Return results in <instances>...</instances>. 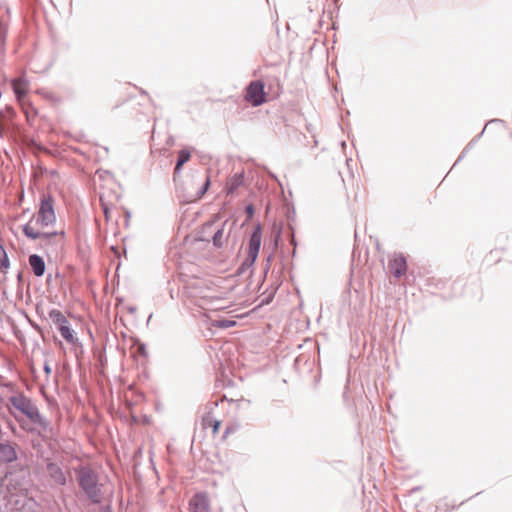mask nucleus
Here are the masks:
<instances>
[{
    "instance_id": "nucleus-23",
    "label": "nucleus",
    "mask_w": 512,
    "mask_h": 512,
    "mask_svg": "<svg viewBox=\"0 0 512 512\" xmlns=\"http://www.w3.org/2000/svg\"><path fill=\"white\" fill-rule=\"evenodd\" d=\"M223 232L221 230L217 231L213 237L214 243L218 245V241L222 238Z\"/></svg>"
},
{
    "instance_id": "nucleus-19",
    "label": "nucleus",
    "mask_w": 512,
    "mask_h": 512,
    "mask_svg": "<svg viewBox=\"0 0 512 512\" xmlns=\"http://www.w3.org/2000/svg\"><path fill=\"white\" fill-rule=\"evenodd\" d=\"M236 325V321L234 320H227V319H220L213 321V326L217 328H230Z\"/></svg>"
},
{
    "instance_id": "nucleus-2",
    "label": "nucleus",
    "mask_w": 512,
    "mask_h": 512,
    "mask_svg": "<svg viewBox=\"0 0 512 512\" xmlns=\"http://www.w3.org/2000/svg\"><path fill=\"white\" fill-rule=\"evenodd\" d=\"M9 412L19 421L18 416L14 410L22 413L28 417L31 421L37 423L41 421V416L38 412L37 407L23 394H16L9 398L8 404Z\"/></svg>"
},
{
    "instance_id": "nucleus-7",
    "label": "nucleus",
    "mask_w": 512,
    "mask_h": 512,
    "mask_svg": "<svg viewBox=\"0 0 512 512\" xmlns=\"http://www.w3.org/2000/svg\"><path fill=\"white\" fill-rule=\"evenodd\" d=\"M16 111L11 106L0 109V134L8 135L14 128Z\"/></svg>"
},
{
    "instance_id": "nucleus-26",
    "label": "nucleus",
    "mask_w": 512,
    "mask_h": 512,
    "mask_svg": "<svg viewBox=\"0 0 512 512\" xmlns=\"http://www.w3.org/2000/svg\"><path fill=\"white\" fill-rule=\"evenodd\" d=\"M247 212H248L250 215L252 214L253 209H252V207H251V206H249V207L247 208Z\"/></svg>"
},
{
    "instance_id": "nucleus-20",
    "label": "nucleus",
    "mask_w": 512,
    "mask_h": 512,
    "mask_svg": "<svg viewBox=\"0 0 512 512\" xmlns=\"http://www.w3.org/2000/svg\"><path fill=\"white\" fill-rule=\"evenodd\" d=\"M7 26L0 22V55L4 52L5 41H6Z\"/></svg>"
},
{
    "instance_id": "nucleus-16",
    "label": "nucleus",
    "mask_w": 512,
    "mask_h": 512,
    "mask_svg": "<svg viewBox=\"0 0 512 512\" xmlns=\"http://www.w3.org/2000/svg\"><path fill=\"white\" fill-rule=\"evenodd\" d=\"M242 184H243V176L241 174H235L227 181L225 190H226L227 194H232Z\"/></svg>"
},
{
    "instance_id": "nucleus-12",
    "label": "nucleus",
    "mask_w": 512,
    "mask_h": 512,
    "mask_svg": "<svg viewBox=\"0 0 512 512\" xmlns=\"http://www.w3.org/2000/svg\"><path fill=\"white\" fill-rule=\"evenodd\" d=\"M29 265L33 271V273L37 277H41L45 272V263L44 260L36 254L29 256Z\"/></svg>"
},
{
    "instance_id": "nucleus-14",
    "label": "nucleus",
    "mask_w": 512,
    "mask_h": 512,
    "mask_svg": "<svg viewBox=\"0 0 512 512\" xmlns=\"http://www.w3.org/2000/svg\"><path fill=\"white\" fill-rule=\"evenodd\" d=\"M49 318L52 323L57 327L58 331L62 329V327H66L69 325V321L65 317V315L58 309H52L49 312Z\"/></svg>"
},
{
    "instance_id": "nucleus-17",
    "label": "nucleus",
    "mask_w": 512,
    "mask_h": 512,
    "mask_svg": "<svg viewBox=\"0 0 512 512\" xmlns=\"http://www.w3.org/2000/svg\"><path fill=\"white\" fill-rule=\"evenodd\" d=\"M59 332L67 343L71 345L78 344V337L75 331L71 328L70 324L64 328L62 327V329H60Z\"/></svg>"
},
{
    "instance_id": "nucleus-4",
    "label": "nucleus",
    "mask_w": 512,
    "mask_h": 512,
    "mask_svg": "<svg viewBox=\"0 0 512 512\" xmlns=\"http://www.w3.org/2000/svg\"><path fill=\"white\" fill-rule=\"evenodd\" d=\"M42 247L47 252L58 253L64 249L66 243V233L64 230L50 231L47 236L40 238Z\"/></svg>"
},
{
    "instance_id": "nucleus-18",
    "label": "nucleus",
    "mask_w": 512,
    "mask_h": 512,
    "mask_svg": "<svg viewBox=\"0 0 512 512\" xmlns=\"http://www.w3.org/2000/svg\"><path fill=\"white\" fill-rule=\"evenodd\" d=\"M190 158H191L190 151L183 149L179 152L178 161H177L175 169H174V177H176L180 173L182 166L186 162H188L190 160Z\"/></svg>"
},
{
    "instance_id": "nucleus-15",
    "label": "nucleus",
    "mask_w": 512,
    "mask_h": 512,
    "mask_svg": "<svg viewBox=\"0 0 512 512\" xmlns=\"http://www.w3.org/2000/svg\"><path fill=\"white\" fill-rule=\"evenodd\" d=\"M220 425H221V421L215 419L210 413L205 415L202 418L203 428L204 429L211 428L214 435L219 432Z\"/></svg>"
},
{
    "instance_id": "nucleus-10",
    "label": "nucleus",
    "mask_w": 512,
    "mask_h": 512,
    "mask_svg": "<svg viewBox=\"0 0 512 512\" xmlns=\"http://www.w3.org/2000/svg\"><path fill=\"white\" fill-rule=\"evenodd\" d=\"M389 270L390 272L396 276L401 277L403 276L407 271V263L405 257L402 255H397L389 262Z\"/></svg>"
},
{
    "instance_id": "nucleus-24",
    "label": "nucleus",
    "mask_w": 512,
    "mask_h": 512,
    "mask_svg": "<svg viewBox=\"0 0 512 512\" xmlns=\"http://www.w3.org/2000/svg\"><path fill=\"white\" fill-rule=\"evenodd\" d=\"M209 185H210V179L207 178L206 181H205V184H204V191H203V193H205L207 191V189L209 188Z\"/></svg>"
},
{
    "instance_id": "nucleus-9",
    "label": "nucleus",
    "mask_w": 512,
    "mask_h": 512,
    "mask_svg": "<svg viewBox=\"0 0 512 512\" xmlns=\"http://www.w3.org/2000/svg\"><path fill=\"white\" fill-rule=\"evenodd\" d=\"M189 512H210L209 501L205 494H195L189 502Z\"/></svg>"
},
{
    "instance_id": "nucleus-8",
    "label": "nucleus",
    "mask_w": 512,
    "mask_h": 512,
    "mask_svg": "<svg viewBox=\"0 0 512 512\" xmlns=\"http://www.w3.org/2000/svg\"><path fill=\"white\" fill-rule=\"evenodd\" d=\"M261 241H262L261 227L257 226L250 237L249 245H248L247 260L250 261L251 264H253L258 257L260 247H261Z\"/></svg>"
},
{
    "instance_id": "nucleus-13",
    "label": "nucleus",
    "mask_w": 512,
    "mask_h": 512,
    "mask_svg": "<svg viewBox=\"0 0 512 512\" xmlns=\"http://www.w3.org/2000/svg\"><path fill=\"white\" fill-rule=\"evenodd\" d=\"M47 471L55 483H57L59 485H65L66 477H65L62 469L57 464H54V463L48 464Z\"/></svg>"
},
{
    "instance_id": "nucleus-3",
    "label": "nucleus",
    "mask_w": 512,
    "mask_h": 512,
    "mask_svg": "<svg viewBox=\"0 0 512 512\" xmlns=\"http://www.w3.org/2000/svg\"><path fill=\"white\" fill-rule=\"evenodd\" d=\"M78 481L85 493L94 501L98 498V479L90 468L82 467L78 471Z\"/></svg>"
},
{
    "instance_id": "nucleus-11",
    "label": "nucleus",
    "mask_w": 512,
    "mask_h": 512,
    "mask_svg": "<svg viewBox=\"0 0 512 512\" xmlns=\"http://www.w3.org/2000/svg\"><path fill=\"white\" fill-rule=\"evenodd\" d=\"M17 459L15 448L8 443L0 444V462L11 463Z\"/></svg>"
},
{
    "instance_id": "nucleus-21",
    "label": "nucleus",
    "mask_w": 512,
    "mask_h": 512,
    "mask_svg": "<svg viewBox=\"0 0 512 512\" xmlns=\"http://www.w3.org/2000/svg\"><path fill=\"white\" fill-rule=\"evenodd\" d=\"M27 110H28V115L25 114L27 119H29L31 115L32 116L36 115L35 109L32 107L31 103H29L28 101H27Z\"/></svg>"
},
{
    "instance_id": "nucleus-5",
    "label": "nucleus",
    "mask_w": 512,
    "mask_h": 512,
    "mask_svg": "<svg viewBox=\"0 0 512 512\" xmlns=\"http://www.w3.org/2000/svg\"><path fill=\"white\" fill-rule=\"evenodd\" d=\"M245 100L253 106L265 103V84L260 80L252 81L246 88Z\"/></svg>"
},
{
    "instance_id": "nucleus-22",
    "label": "nucleus",
    "mask_w": 512,
    "mask_h": 512,
    "mask_svg": "<svg viewBox=\"0 0 512 512\" xmlns=\"http://www.w3.org/2000/svg\"><path fill=\"white\" fill-rule=\"evenodd\" d=\"M234 431H235V428H234V427H232V426H228V427H226L225 432H224V434H223V440H226V439L228 438V435H229L230 433L234 432Z\"/></svg>"
},
{
    "instance_id": "nucleus-1",
    "label": "nucleus",
    "mask_w": 512,
    "mask_h": 512,
    "mask_svg": "<svg viewBox=\"0 0 512 512\" xmlns=\"http://www.w3.org/2000/svg\"><path fill=\"white\" fill-rule=\"evenodd\" d=\"M56 221L53 200L51 197H43L38 211L24 225L23 233L32 240L47 236L50 228Z\"/></svg>"
},
{
    "instance_id": "nucleus-25",
    "label": "nucleus",
    "mask_w": 512,
    "mask_h": 512,
    "mask_svg": "<svg viewBox=\"0 0 512 512\" xmlns=\"http://www.w3.org/2000/svg\"><path fill=\"white\" fill-rule=\"evenodd\" d=\"M103 211H104L105 217L108 219L109 218V211H108V208L106 206H104V205H103Z\"/></svg>"
},
{
    "instance_id": "nucleus-6",
    "label": "nucleus",
    "mask_w": 512,
    "mask_h": 512,
    "mask_svg": "<svg viewBox=\"0 0 512 512\" xmlns=\"http://www.w3.org/2000/svg\"><path fill=\"white\" fill-rule=\"evenodd\" d=\"M11 86L19 106L21 107L22 111L28 115L27 101L25 97L29 91V82L25 78L19 77L11 81Z\"/></svg>"
},
{
    "instance_id": "nucleus-27",
    "label": "nucleus",
    "mask_w": 512,
    "mask_h": 512,
    "mask_svg": "<svg viewBox=\"0 0 512 512\" xmlns=\"http://www.w3.org/2000/svg\"><path fill=\"white\" fill-rule=\"evenodd\" d=\"M46 372H50V369L48 367L45 368Z\"/></svg>"
}]
</instances>
